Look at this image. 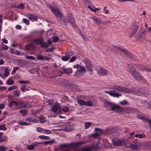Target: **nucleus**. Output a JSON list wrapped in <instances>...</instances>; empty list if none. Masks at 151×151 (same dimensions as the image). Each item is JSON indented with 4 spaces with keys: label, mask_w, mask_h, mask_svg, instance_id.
<instances>
[{
    "label": "nucleus",
    "mask_w": 151,
    "mask_h": 151,
    "mask_svg": "<svg viewBox=\"0 0 151 151\" xmlns=\"http://www.w3.org/2000/svg\"><path fill=\"white\" fill-rule=\"evenodd\" d=\"M131 75L137 81H142L145 79L143 77L141 76L140 73L138 71H136Z\"/></svg>",
    "instance_id": "39448f33"
},
{
    "label": "nucleus",
    "mask_w": 151,
    "mask_h": 151,
    "mask_svg": "<svg viewBox=\"0 0 151 151\" xmlns=\"http://www.w3.org/2000/svg\"><path fill=\"white\" fill-rule=\"evenodd\" d=\"M93 104L92 101H88L85 102V105L86 106H91Z\"/></svg>",
    "instance_id": "2f4dec72"
},
{
    "label": "nucleus",
    "mask_w": 151,
    "mask_h": 151,
    "mask_svg": "<svg viewBox=\"0 0 151 151\" xmlns=\"http://www.w3.org/2000/svg\"><path fill=\"white\" fill-rule=\"evenodd\" d=\"M109 73V72L108 70L105 69L103 68H101L98 71V74L100 76H104L108 75Z\"/></svg>",
    "instance_id": "6e6552de"
},
{
    "label": "nucleus",
    "mask_w": 151,
    "mask_h": 151,
    "mask_svg": "<svg viewBox=\"0 0 151 151\" xmlns=\"http://www.w3.org/2000/svg\"><path fill=\"white\" fill-rule=\"evenodd\" d=\"M126 109V108H123L120 106V107L116 111L117 113H120L123 112L124 110Z\"/></svg>",
    "instance_id": "c756f323"
},
{
    "label": "nucleus",
    "mask_w": 151,
    "mask_h": 151,
    "mask_svg": "<svg viewBox=\"0 0 151 151\" xmlns=\"http://www.w3.org/2000/svg\"><path fill=\"white\" fill-rule=\"evenodd\" d=\"M134 137H138L140 138H144L145 137V135L144 134H135Z\"/></svg>",
    "instance_id": "473e14b6"
},
{
    "label": "nucleus",
    "mask_w": 151,
    "mask_h": 151,
    "mask_svg": "<svg viewBox=\"0 0 151 151\" xmlns=\"http://www.w3.org/2000/svg\"><path fill=\"white\" fill-rule=\"evenodd\" d=\"M137 117L139 118L145 120L146 121L147 119V118H146V117L145 116H142L141 115H138L137 116Z\"/></svg>",
    "instance_id": "37998d69"
},
{
    "label": "nucleus",
    "mask_w": 151,
    "mask_h": 151,
    "mask_svg": "<svg viewBox=\"0 0 151 151\" xmlns=\"http://www.w3.org/2000/svg\"><path fill=\"white\" fill-rule=\"evenodd\" d=\"M141 95L147 96L150 94V91L146 88H141Z\"/></svg>",
    "instance_id": "4468645a"
},
{
    "label": "nucleus",
    "mask_w": 151,
    "mask_h": 151,
    "mask_svg": "<svg viewBox=\"0 0 151 151\" xmlns=\"http://www.w3.org/2000/svg\"><path fill=\"white\" fill-rule=\"evenodd\" d=\"M70 58V57L66 56H63L61 58L62 60L63 61H67Z\"/></svg>",
    "instance_id": "ea45409f"
},
{
    "label": "nucleus",
    "mask_w": 151,
    "mask_h": 151,
    "mask_svg": "<svg viewBox=\"0 0 151 151\" xmlns=\"http://www.w3.org/2000/svg\"><path fill=\"white\" fill-rule=\"evenodd\" d=\"M65 54L68 56L70 57V56H72L74 55L73 51L72 50H68L66 52Z\"/></svg>",
    "instance_id": "cd10ccee"
},
{
    "label": "nucleus",
    "mask_w": 151,
    "mask_h": 151,
    "mask_svg": "<svg viewBox=\"0 0 151 151\" xmlns=\"http://www.w3.org/2000/svg\"><path fill=\"white\" fill-rule=\"evenodd\" d=\"M26 121H30L32 122L37 123V122L38 120L37 119H35L32 118H28L25 119Z\"/></svg>",
    "instance_id": "b1692460"
},
{
    "label": "nucleus",
    "mask_w": 151,
    "mask_h": 151,
    "mask_svg": "<svg viewBox=\"0 0 151 151\" xmlns=\"http://www.w3.org/2000/svg\"><path fill=\"white\" fill-rule=\"evenodd\" d=\"M47 7L50 9L59 20L63 21L65 25L67 24V22L65 21L64 15L55 6H52L50 4H47Z\"/></svg>",
    "instance_id": "f257e3e1"
},
{
    "label": "nucleus",
    "mask_w": 151,
    "mask_h": 151,
    "mask_svg": "<svg viewBox=\"0 0 151 151\" xmlns=\"http://www.w3.org/2000/svg\"><path fill=\"white\" fill-rule=\"evenodd\" d=\"M136 66L137 68L140 70L144 71L145 68V67H144L143 66L141 65H134Z\"/></svg>",
    "instance_id": "a878e982"
},
{
    "label": "nucleus",
    "mask_w": 151,
    "mask_h": 151,
    "mask_svg": "<svg viewBox=\"0 0 151 151\" xmlns=\"http://www.w3.org/2000/svg\"><path fill=\"white\" fill-rule=\"evenodd\" d=\"M23 22L25 23L27 25H28L29 24V20H27L26 18H24L23 19Z\"/></svg>",
    "instance_id": "13d9d810"
},
{
    "label": "nucleus",
    "mask_w": 151,
    "mask_h": 151,
    "mask_svg": "<svg viewBox=\"0 0 151 151\" xmlns=\"http://www.w3.org/2000/svg\"><path fill=\"white\" fill-rule=\"evenodd\" d=\"M4 76L5 77L7 76L9 74L8 68H6L4 69Z\"/></svg>",
    "instance_id": "79ce46f5"
},
{
    "label": "nucleus",
    "mask_w": 151,
    "mask_h": 151,
    "mask_svg": "<svg viewBox=\"0 0 151 151\" xmlns=\"http://www.w3.org/2000/svg\"><path fill=\"white\" fill-rule=\"evenodd\" d=\"M51 59V58L50 57H48L46 56H44V60H50Z\"/></svg>",
    "instance_id": "774afa93"
},
{
    "label": "nucleus",
    "mask_w": 151,
    "mask_h": 151,
    "mask_svg": "<svg viewBox=\"0 0 151 151\" xmlns=\"http://www.w3.org/2000/svg\"><path fill=\"white\" fill-rule=\"evenodd\" d=\"M139 20H134L133 25L135 26L136 27L138 26V27H139Z\"/></svg>",
    "instance_id": "a18cd8bd"
},
{
    "label": "nucleus",
    "mask_w": 151,
    "mask_h": 151,
    "mask_svg": "<svg viewBox=\"0 0 151 151\" xmlns=\"http://www.w3.org/2000/svg\"><path fill=\"white\" fill-rule=\"evenodd\" d=\"M14 93V96L19 97L20 95V91L19 90H16L13 91Z\"/></svg>",
    "instance_id": "c85d7f7f"
},
{
    "label": "nucleus",
    "mask_w": 151,
    "mask_h": 151,
    "mask_svg": "<svg viewBox=\"0 0 151 151\" xmlns=\"http://www.w3.org/2000/svg\"><path fill=\"white\" fill-rule=\"evenodd\" d=\"M18 82L21 84H28L29 83L30 81H18Z\"/></svg>",
    "instance_id": "09e8293b"
},
{
    "label": "nucleus",
    "mask_w": 151,
    "mask_h": 151,
    "mask_svg": "<svg viewBox=\"0 0 151 151\" xmlns=\"http://www.w3.org/2000/svg\"><path fill=\"white\" fill-rule=\"evenodd\" d=\"M28 18L30 20L33 21L37 20V17L33 14H29L27 16Z\"/></svg>",
    "instance_id": "dca6fc26"
},
{
    "label": "nucleus",
    "mask_w": 151,
    "mask_h": 151,
    "mask_svg": "<svg viewBox=\"0 0 151 151\" xmlns=\"http://www.w3.org/2000/svg\"><path fill=\"white\" fill-rule=\"evenodd\" d=\"M43 129L40 127H38L37 128V131L39 132H42L43 131Z\"/></svg>",
    "instance_id": "338daca9"
},
{
    "label": "nucleus",
    "mask_w": 151,
    "mask_h": 151,
    "mask_svg": "<svg viewBox=\"0 0 151 151\" xmlns=\"http://www.w3.org/2000/svg\"><path fill=\"white\" fill-rule=\"evenodd\" d=\"M133 31L131 32V35H130V37H131L135 34V33L137 32L138 29H139V27L138 26L136 27L135 26L133 25L132 26Z\"/></svg>",
    "instance_id": "aec40b11"
},
{
    "label": "nucleus",
    "mask_w": 151,
    "mask_h": 151,
    "mask_svg": "<svg viewBox=\"0 0 151 151\" xmlns=\"http://www.w3.org/2000/svg\"><path fill=\"white\" fill-rule=\"evenodd\" d=\"M17 101H13L10 103L9 106L12 108L14 105L17 106Z\"/></svg>",
    "instance_id": "c03bdc74"
},
{
    "label": "nucleus",
    "mask_w": 151,
    "mask_h": 151,
    "mask_svg": "<svg viewBox=\"0 0 151 151\" xmlns=\"http://www.w3.org/2000/svg\"><path fill=\"white\" fill-rule=\"evenodd\" d=\"M130 148L132 149L136 150H138L139 148L138 141L137 139H134L132 143H130Z\"/></svg>",
    "instance_id": "1a4fd4ad"
},
{
    "label": "nucleus",
    "mask_w": 151,
    "mask_h": 151,
    "mask_svg": "<svg viewBox=\"0 0 151 151\" xmlns=\"http://www.w3.org/2000/svg\"><path fill=\"white\" fill-rule=\"evenodd\" d=\"M19 125L24 126V125H30V123H27L26 122H19L18 123Z\"/></svg>",
    "instance_id": "c9c22d12"
},
{
    "label": "nucleus",
    "mask_w": 151,
    "mask_h": 151,
    "mask_svg": "<svg viewBox=\"0 0 151 151\" xmlns=\"http://www.w3.org/2000/svg\"><path fill=\"white\" fill-rule=\"evenodd\" d=\"M127 66L128 71L131 75L137 71L136 68L132 64H128Z\"/></svg>",
    "instance_id": "ddd939ff"
},
{
    "label": "nucleus",
    "mask_w": 151,
    "mask_h": 151,
    "mask_svg": "<svg viewBox=\"0 0 151 151\" xmlns=\"http://www.w3.org/2000/svg\"><path fill=\"white\" fill-rule=\"evenodd\" d=\"M44 39L42 37H40L33 40V41L35 42L36 44L40 45L41 47L44 48H47L48 47L47 44L43 42Z\"/></svg>",
    "instance_id": "f03ea898"
},
{
    "label": "nucleus",
    "mask_w": 151,
    "mask_h": 151,
    "mask_svg": "<svg viewBox=\"0 0 151 151\" xmlns=\"http://www.w3.org/2000/svg\"><path fill=\"white\" fill-rule=\"evenodd\" d=\"M25 108H31L32 107V105L30 104L29 102H25Z\"/></svg>",
    "instance_id": "e433bc0d"
},
{
    "label": "nucleus",
    "mask_w": 151,
    "mask_h": 151,
    "mask_svg": "<svg viewBox=\"0 0 151 151\" xmlns=\"http://www.w3.org/2000/svg\"><path fill=\"white\" fill-rule=\"evenodd\" d=\"M59 105L58 103H55L52 108L51 110L54 113L58 112V109L59 107Z\"/></svg>",
    "instance_id": "6ab92c4d"
},
{
    "label": "nucleus",
    "mask_w": 151,
    "mask_h": 151,
    "mask_svg": "<svg viewBox=\"0 0 151 151\" xmlns=\"http://www.w3.org/2000/svg\"><path fill=\"white\" fill-rule=\"evenodd\" d=\"M6 148L5 147L0 146V151H5Z\"/></svg>",
    "instance_id": "e2e57ef3"
},
{
    "label": "nucleus",
    "mask_w": 151,
    "mask_h": 151,
    "mask_svg": "<svg viewBox=\"0 0 151 151\" xmlns=\"http://www.w3.org/2000/svg\"><path fill=\"white\" fill-rule=\"evenodd\" d=\"M105 103L107 105L111 106V110H116L117 109L120 107L119 106L114 104L113 103L109 101L106 102Z\"/></svg>",
    "instance_id": "9b49d317"
},
{
    "label": "nucleus",
    "mask_w": 151,
    "mask_h": 151,
    "mask_svg": "<svg viewBox=\"0 0 151 151\" xmlns=\"http://www.w3.org/2000/svg\"><path fill=\"white\" fill-rule=\"evenodd\" d=\"M39 120L41 123H43L45 122V118L43 115H41L39 117Z\"/></svg>",
    "instance_id": "bb28decb"
},
{
    "label": "nucleus",
    "mask_w": 151,
    "mask_h": 151,
    "mask_svg": "<svg viewBox=\"0 0 151 151\" xmlns=\"http://www.w3.org/2000/svg\"><path fill=\"white\" fill-rule=\"evenodd\" d=\"M17 86L16 85H14L10 87L8 89V91H10L13 89H17Z\"/></svg>",
    "instance_id": "58836bf2"
},
{
    "label": "nucleus",
    "mask_w": 151,
    "mask_h": 151,
    "mask_svg": "<svg viewBox=\"0 0 151 151\" xmlns=\"http://www.w3.org/2000/svg\"><path fill=\"white\" fill-rule=\"evenodd\" d=\"M57 113L60 114H62V109L61 107H60V105L59 106V107L58 108V112Z\"/></svg>",
    "instance_id": "0e129e2a"
},
{
    "label": "nucleus",
    "mask_w": 151,
    "mask_h": 151,
    "mask_svg": "<svg viewBox=\"0 0 151 151\" xmlns=\"http://www.w3.org/2000/svg\"><path fill=\"white\" fill-rule=\"evenodd\" d=\"M6 83L8 85H12L14 84V81L13 80L9 79L6 81Z\"/></svg>",
    "instance_id": "7c9ffc66"
},
{
    "label": "nucleus",
    "mask_w": 151,
    "mask_h": 151,
    "mask_svg": "<svg viewBox=\"0 0 151 151\" xmlns=\"http://www.w3.org/2000/svg\"><path fill=\"white\" fill-rule=\"evenodd\" d=\"M17 106H18V109L25 108V102L23 101H17Z\"/></svg>",
    "instance_id": "2eb2a0df"
},
{
    "label": "nucleus",
    "mask_w": 151,
    "mask_h": 151,
    "mask_svg": "<svg viewBox=\"0 0 151 151\" xmlns=\"http://www.w3.org/2000/svg\"><path fill=\"white\" fill-rule=\"evenodd\" d=\"M35 146L34 145H31L28 146L27 147V149L29 150H32L34 149Z\"/></svg>",
    "instance_id": "603ef678"
},
{
    "label": "nucleus",
    "mask_w": 151,
    "mask_h": 151,
    "mask_svg": "<svg viewBox=\"0 0 151 151\" xmlns=\"http://www.w3.org/2000/svg\"><path fill=\"white\" fill-rule=\"evenodd\" d=\"M86 71V70L84 67H81L75 72L74 76L76 77H80L83 75Z\"/></svg>",
    "instance_id": "423d86ee"
},
{
    "label": "nucleus",
    "mask_w": 151,
    "mask_h": 151,
    "mask_svg": "<svg viewBox=\"0 0 151 151\" xmlns=\"http://www.w3.org/2000/svg\"><path fill=\"white\" fill-rule=\"evenodd\" d=\"M124 54L130 58L133 59L134 57V55L127 50H126Z\"/></svg>",
    "instance_id": "412c9836"
},
{
    "label": "nucleus",
    "mask_w": 151,
    "mask_h": 151,
    "mask_svg": "<svg viewBox=\"0 0 151 151\" xmlns=\"http://www.w3.org/2000/svg\"><path fill=\"white\" fill-rule=\"evenodd\" d=\"M126 49H125L124 48H121L120 47L119 50L121 52H122L123 53H124Z\"/></svg>",
    "instance_id": "69168bd1"
},
{
    "label": "nucleus",
    "mask_w": 151,
    "mask_h": 151,
    "mask_svg": "<svg viewBox=\"0 0 151 151\" xmlns=\"http://www.w3.org/2000/svg\"><path fill=\"white\" fill-rule=\"evenodd\" d=\"M112 88L119 92H123L126 93H129L131 92L130 89L116 85L113 86Z\"/></svg>",
    "instance_id": "20e7f679"
},
{
    "label": "nucleus",
    "mask_w": 151,
    "mask_h": 151,
    "mask_svg": "<svg viewBox=\"0 0 151 151\" xmlns=\"http://www.w3.org/2000/svg\"><path fill=\"white\" fill-rule=\"evenodd\" d=\"M44 56L42 55H37V58L39 60H44Z\"/></svg>",
    "instance_id": "de8ad7c7"
},
{
    "label": "nucleus",
    "mask_w": 151,
    "mask_h": 151,
    "mask_svg": "<svg viewBox=\"0 0 151 151\" xmlns=\"http://www.w3.org/2000/svg\"><path fill=\"white\" fill-rule=\"evenodd\" d=\"M51 132L50 130L48 129H43L42 133L44 134H50Z\"/></svg>",
    "instance_id": "3c124183"
},
{
    "label": "nucleus",
    "mask_w": 151,
    "mask_h": 151,
    "mask_svg": "<svg viewBox=\"0 0 151 151\" xmlns=\"http://www.w3.org/2000/svg\"><path fill=\"white\" fill-rule=\"evenodd\" d=\"M112 142L114 145L120 147L124 145L125 142L122 139H113Z\"/></svg>",
    "instance_id": "0eeeda50"
},
{
    "label": "nucleus",
    "mask_w": 151,
    "mask_h": 151,
    "mask_svg": "<svg viewBox=\"0 0 151 151\" xmlns=\"http://www.w3.org/2000/svg\"><path fill=\"white\" fill-rule=\"evenodd\" d=\"M146 145L149 148H151V141L147 142L146 143Z\"/></svg>",
    "instance_id": "052dcab7"
},
{
    "label": "nucleus",
    "mask_w": 151,
    "mask_h": 151,
    "mask_svg": "<svg viewBox=\"0 0 151 151\" xmlns=\"http://www.w3.org/2000/svg\"><path fill=\"white\" fill-rule=\"evenodd\" d=\"M24 7V5L22 3H21L18 5V7L21 9H23Z\"/></svg>",
    "instance_id": "680f3d73"
},
{
    "label": "nucleus",
    "mask_w": 151,
    "mask_h": 151,
    "mask_svg": "<svg viewBox=\"0 0 151 151\" xmlns=\"http://www.w3.org/2000/svg\"><path fill=\"white\" fill-rule=\"evenodd\" d=\"M68 22L70 23L72 26L73 27H76V25L75 22L74 18L72 17V15L69 14L68 16Z\"/></svg>",
    "instance_id": "9d476101"
},
{
    "label": "nucleus",
    "mask_w": 151,
    "mask_h": 151,
    "mask_svg": "<svg viewBox=\"0 0 151 151\" xmlns=\"http://www.w3.org/2000/svg\"><path fill=\"white\" fill-rule=\"evenodd\" d=\"M25 58L27 59L31 60H35V58L32 56H26Z\"/></svg>",
    "instance_id": "49530a36"
},
{
    "label": "nucleus",
    "mask_w": 151,
    "mask_h": 151,
    "mask_svg": "<svg viewBox=\"0 0 151 151\" xmlns=\"http://www.w3.org/2000/svg\"><path fill=\"white\" fill-rule=\"evenodd\" d=\"M142 104L143 106L151 109V105L149 103L146 101H142Z\"/></svg>",
    "instance_id": "4be33fe9"
},
{
    "label": "nucleus",
    "mask_w": 151,
    "mask_h": 151,
    "mask_svg": "<svg viewBox=\"0 0 151 151\" xmlns=\"http://www.w3.org/2000/svg\"><path fill=\"white\" fill-rule=\"evenodd\" d=\"M141 88H139V87L134 88H133V90H132V92L136 95H141Z\"/></svg>",
    "instance_id": "a211bd4d"
},
{
    "label": "nucleus",
    "mask_w": 151,
    "mask_h": 151,
    "mask_svg": "<svg viewBox=\"0 0 151 151\" xmlns=\"http://www.w3.org/2000/svg\"><path fill=\"white\" fill-rule=\"evenodd\" d=\"M119 103L122 105H125L126 104H127L128 102L127 101L124 100L122 101H120L119 102Z\"/></svg>",
    "instance_id": "6e6d98bb"
},
{
    "label": "nucleus",
    "mask_w": 151,
    "mask_h": 151,
    "mask_svg": "<svg viewBox=\"0 0 151 151\" xmlns=\"http://www.w3.org/2000/svg\"><path fill=\"white\" fill-rule=\"evenodd\" d=\"M86 68L91 74L93 73L92 66L91 61L89 59L85 58L83 60Z\"/></svg>",
    "instance_id": "7ed1b4c3"
},
{
    "label": "nucleus",
    "mask_w": 151,
    "mask_h": 151,
    "mask_svg": "<svg viewBox=\"0 0 151 151\" xmlns=\"http://www.w3.org/2000/svg\"><path fill=\"white\" fill-rule=\"evenodd\" d=\"M76 59V57L75 56H72L70 59L69 62H72L75 61Z\"/></svg>",
    "instance_id": "bf43d9fd"
},
{
    "label": "nucleus",
    "mask_w": 151,
    "mask_h": 151,
    "mask_svg": "<svg viewBox=\"0 0 151 151\" xmlns=\"http://www.w3.org/2000/svg\"><path fill=\"white\" fill-rule=\"evenodd\" d=\"M9 48V47L6 45H3V46L2 47L1 49L2 50H6Z\"/></svg>",
    "instance_id": "5fc2aeb1"
},
{
    "label": "nucleus",
    "mask_w": 151,
    "mask_h": 151,
    "mask_svg": "<svg viewBox=\"0 0 151 151\" xmlns=\"http://www.w3.org/2000/svg\"><path fill=\"white\" fill-rule=\"evenodd\" d=\"M69 110V109L67 106H64L63 109V111L65 112H67Z\"/></svg>",
    "instance_id": "4d7b16f0"
},
{
    "label": "nucleus",
    "mask_w": 151,
    "mask_h": 151,
    "mask_svg": "<svg viewBox=\"0 0 151 151\" xmlns=\"http://www.w3.org/2000/svg\"><path fill=\"white\" fill-rule=\"evenodd\" d=\"M78 103L80 105L82 106L85 105V101L81 99H78Z\"/></svg>",
    "instance_id": "72a5a7b5"
},
{
    "label": "nucleus",
    "mask_w": 151,
    "mask_h": 151,
    "mask_svg": "<svg viewBox=\"0 0 151 151\" xmlns=\"http://www.w3.org/2000/svg\"><path fill=\"white\" fill-rule=\"evenodd\" d=\"M73 125L68 124L63 129V130L65 131H70L73 129Z\"/></svg>",
    "instance_id": "f3484780"
},
{
    "label": "nucleus",
    "mask_w": 151,
    "mask_h": 151,
    "mask_svg": "<svg viewBox=\"0 0 151 151\" xmlns=\"http://www.w3.org/2000/svg\"><path fill=\"white\" fill-rule=\"evenodd\" d=\"M7 139V137L6 136H4L0 139V142H4Z\"/></svg>",
    "instance_id": "864d4df0"
},
{
    "label": "nucleus",
    "mask_w": 151,
    "mask_h": 151,
    "mask_svg": "<svg viewBox=\"0 0 151 151\" xmlns=\"http://www.w3.org/2000/svg\"><path fill=\"white\" fill-rule=\"evenodd\" d=\"M38 137L42 139H49L50 137L48 136H46L44 135H41Z\"/></svg>",
    "instance_id": "f704fd0d"
},
{
    "label": "nucleus",
    "mask_w": 151,
    "mask_h": 151,
    "mask_svg": "<svg viewBox=\"0 0 151 151\" xmlns=\"http://www.w3.org/2000/svg\"><path fill=\"white\" fill-rule=\"evenodd\" d=\"M91 123L90 122H86L84 124V126L85 129L88 128L91 126Z\"/></svg>",
    "instance_id": "4c0bfd02"
},
{
    "label": "nucleus",
    "mask_w": 151,
    "mask_h": 151,
    "mask_svg": "<svg viewBox=\"0 0 151 151\" xmlns=\"http://www.w3.org/2000/svg\"><path fill=\"white\" fill-rule=\"evenodd\" d=\"M105 92L114 97H118L119 96H122L121 94H119L118 93H116V91L114 90H111L110 91H105Z\"/></svg>",
    "instance_id": "f8f14e48"
},
{
    "label": "nucleus",
    "mask_w": 151,
    "mask_h": 151,
    "mask_svg": "<svg viewBox=\"0 0 151 151\" xmlns=\"http://www.w3.org/2000/svg\"><path fill=\"white\" fill-rule=\"evenodd\" d=\"M19 112L22 114L23 116L26 115L28 113V111L26 109L20 110Z\"/></svg>",
    "instance_id": "393cba45"
},
{
    "label": "nucleus",
    "mask_w": 151,
    "mask_h": 151,
    "mask_svg": "<svg viewBox=\"0 0 151 151\" xmlns=\"http://www.w3.org/2000/svg\"><path fill=\"white\" fill-rule=\"evenodd\" d=\"M92 19L96 21L98 24L99 25L102 23V21L100 20V18H97L96 17H93Z\"/></svg>",
    "instance_id": "5701e85b"
},
{
    "label": "nucleus",
    "mask_w": 151,
    "mask_h": 151,
    "mask_svg": "<svg viewBox=\"0 0 151 151\" xmlns=\"http://www.w3.org/2000/svg\"><path fill=\"white\" fill-rule=\"evenodd\" d=\"M55 141L53 140L47 141L42 142L43 144L45 145L51 144L54 142H55Z\"/></svg>",
    "instance_id": "a19ab883"
},
{
    "label": "nucleus",
    "mask_w": 151,
    "mask_h": 151,
    "mask_svg": "<svg viewBox=\"0 0 151 151\" xmlns=\"http://www.w3.org/2000/svg\"><path fill=\"white\" fill-rule=\"evenodd\" d=\"M6 129H7L5 127V125L4 124L0 125V130L6 131Z\"/></svg>",
    "instance_id": "8fccbe9b"
}]
</instances>
